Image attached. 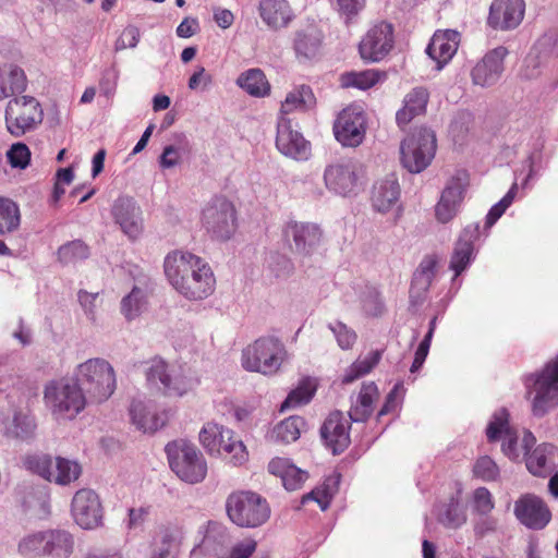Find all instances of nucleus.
I'll return each mask as SVG.
<instances>
[{"label": "nucleus", "instance_id": "1", "mask_svg": "<svg viewBox=\"0 0 558 558\" xmlns=\"http://www.w3.org/2000/svg\"><path fill=\"white\" fill-rule=\"evenodd\" d=\"M163 270L172 288L189 301L205 300L216 289V278L209 264L189 251L168 253Z\"/></svg>", "mask_w": 558, "mask_h": 558}, {"label": "nucleus", "instance_id": "2", "mask_svg": "<svg viewBox=\"0 0 558 558\" xmlns=\"http://www.w3.org/2000/svg\"><path fill=\"white\" fill-rule=\"evenodd\" d=\"M523 386L533 416L544 417L558 408V354L539 369L524 375Z\"/></svg>", "mask_w": 558, "mask_h": 558}, {"label": "nucleus", "instance_id": "3", "mask_svg": "<svg viewBox=\"0 0 558 558\" xmlns=\"http://www.w3.org/2000/svg\"><path fill=\"white\" fill-rule=\"evenodd\" d=\"M44 402L57 422L74 420L87 405L82 387L71 377L49 380L44 387Z\"/></svg>", "mask_w": 558, "mask_h": 558}, {"label": "nucleus", "instance_id": "4", "mask_svg": "<svg viewBox=\"0 0 558 558\" xmlns=\"http://www.w3.org/2000/svg\"><path fill=\"white\" fill-rule=\"evenodd\" d=\"M288 359L287 348L278 337L263 336L243 349L241 364L247 372L274 376Z\"/></svg>", "mask_w": 558, "mask_h": 558}, {"label": "nucleus", "instance_id": "5", "mask_svg": "<svg viewBox=\"0 0 558 558\" xmlns=\"http://www.w3.org/2000/svg\"><path fill=\"white\" fill-rule=\"evenodd\" d=\"M72 378L83 388L90 402L101 403L108 400L117 387L113 366L105 359L93 357L80 363Z\"/></svg>", "mask_w": 558, "mask_h": 558}, {"label": "nucleus", "instance_id": "6", "mask_svg": "<svg viewBox=\"0 0 558 558\" xmlns=\"http://www.w3.org/2000/svg\"><path fill=\"white\" fill-rule=\"evenodd\" d=\"M170 469L189 484L201 483L207 474V462L197 447L184 439H178L166 446Z\"/></svg>", "mask_w": 558, "mask_h": 558}, {"label": "nucleus", "instance_id": "7", "mask_svg": "<svg viewBox=\"0 0 558 558\" xmlns=\"http://www.w3.org/2000/svg\"><path fill=\"white\" fill-rule=\"evenodd\" d=\"M199 441L211 456L222 457L233 465H241L247 460V451L234 433L215 422H207L199 432Z\"/></svg>", "mask_w": 558, "mask_h": 558}, {"label": "nucleus", "instance_id": "8", "mask_svg": "<svg viewBox=\"0 0 558 558\" xmlns=\"http://www.w3.org/2000/svg\"><path fill=\"white\" fill-rule=\"evenodd\" d=\"M229 519L241 527H257L270 517V508L265 498L253 492L231 494L226 502Z\"/></svg>", "mask_w": 558, "mask_h": 558}, {"label": "nucleus", "instance_id": "9", "mask_svg": "<svg viewBox=\"0 0 558 558\" xmlns=\"http://www.w3.org/2000/svg\"><path fill=\"white\" fill-rule=\"evenodd\" d=\"M146 380L151 388L169 397H182L195 385L182 366L169 364L160 357L150 361L146 369Z\"/></svg>", "mask_w": 558, "mask_h": 558}, {"label": "nucleus", "instance_id": "10", "mask_svg": "<svg viewBox=\"0 0 558 558\" xmlns=\"http://www.w3.org/2000/svg\"><path fill=\"white\" fill-rule=\"evenodd\" d=\"M365 181V168L354 159H342L328 165L324 171L326 189L337 195H356Z\"/></svg>", "mask_w": 558, "mask_h": 558}, {"label": "nucleus", "instance_id": "11", "mask_svg": "<svg viewBox=\"0 0 558 558\" xmlns=\"http://www.w3.org/2000/svg\"><path fill=\"white\" fill-rule=\"evenodd\" d=\"M402 166L411 173L426 169L435 157L436 136L427 128H420L407 136L400 146Z\"/></svg>", "mask_w": 558, "mask_h": 558}, {"label": "nucleus", "instance_id": "12", "mask_svg": "<svg viewBox=\"0 0 558 558\" xmlns=\"http://www.w3.org/2000/svg\"><path fill=\"white\" fill-rule=\"evenodd\" d=\"M4 119L8 132L20 137L43 122L44 110L35 97L16 96L8 101Z\"/></svg>", "mask_w": 558, "mask_h": 558}, {"label": "nucleus", "instance_id": "13", "mask_svg": "<svg viewBox=\"0 0 558 558\" xmlns=\"http://www.w3.org/2000/svg\"><path fill=\"white\" fill-rule=\"evenodd\" d=\"M202 226L217 240H228L235 230V209L226 197L211 198L202 210Z\"/></svg>", "mask_w": 558, "mask_h": 558}, {"label": "nucleus", "instance_id": "14", "mask_svg": "<svg viewBox=\"0 0 558 558\" xmlns=\"http://www.w3.org/2000/svg\"><path fill=\"white\" fill-rule=\"evenodd\" d=\"M231 538L229 529L223 523L208 520L197 529L191 558H217L225 546L230 545Z\"/></svg>", "mask_w": 558, "mask_h": 558}, {"label": "nucleus", "instance_id": "15", "mask_svg": "<svg viewBox=\"0 0 558 558\" xmlns=\"http://www.w3.org/2000/svg\"><path fill=\"white\" fill-rule=\"evenodd\" d=\"M366 133V118L359 106L344 108L333 124L336 140L347 147H356L362 144Z\"/></svg>", "mask_w": 558, "mask_h": 558}, {"label": "nucleus", "instance_id": "16", "mask_svg": "<svg viewBox=\"0 0 558 558\" xmlns=\"http://www.w3.org/2000/svg\"><path fill=\"white\" fill-rule=\"evenodd\" d=\"M468 186V172L465 170H457L447 182L435 207V216L439 222L447 223L457 216Z\"/></svg>", "mask_w": 558, "mask_h": 558}, {"label": "nucleus", "instance_id": "17", "mask_svg": "<svg viewBox=\"0 0 558 558\" xmlns=\"http://www.w3.org/2000/svg\"><path fill=\"white\" fill-rule=\"evenodd\" d=\"M276 147L278 150L294 160H307L311 155V145L296 129L293 121L279 116L277 123Z\"/></svg>", "mask_w": 558, "mask_h": 558}, {"label": "nucleus", "instance_id": "18", "mask_svg": "<svg viewBox=\"0 0 558 558\" xmlns=\"http://www.w3.org/2000/svg\"><path fill=\"white\" fill-rule=\"evenodd\" d=\"M535 442V436L530 430H524L522 447L524 449L526 469L534 476L546 477L551 474L555 468L556 447L551 444L543 442L531 451Z\"/></svg>", "mask_w": 558, "mask_h": 558}, {"label": "nucleus", "instance_id": "19", "mask_svg": "<svg viewBox=\"0 0 558 558\" xmlns=\"http://www.w3.org/2000/svg\"><path fill=\"white\" fill-rule=\"evenodd\" d=\"M71 512L75 523L84 530H93L101 524V502L92 489L83 488L74 494Z\"/></svg>", "mask_w": 558, "mask_h": 558}, {"label": "nucleus", "instance_id": "20", "mask_svg": "<svg viewBox=\"0 0 558 558\" xmlns=\"http://www.w3.org/2000/svg\"><path fill=\"white\" fill-rule=\"evenodd\" d=\"M393 41L391 24L386 22L375 24L360 43L361 58L368 62H378L392 49Z\"/></svg>", "mask_w": 558, "mask_h": 558}, {"label": "nucleus", "instance_id": "21", "mask_svg": "<svg viewBox=\"0 0 558 558\" xmlns=\"http://www.w3.org/2000/svg\"><path fill=\"white\" fill-rule=\"evenodd\" d=\"M284 240L299 254L311 255L322 241V230L316 223L290 220L283 229Z\"/></svg>", "mask_w": 558, "mask_h": 558}, {"label": "nucleus", "instance_id": "22", "mask_svg": "<svg viewBox=\"0 0 558 558\" xmlns=\"http://www.w3.org/2000/svg\"><path fill=\"white\" fill-rule=\"evenodd\" d=\"M524 14V0H494L489 7L487 25L496 31H511L521 24Z\"/></svg>", "mask_w": 558, "mask_h": 558}, {"label": "nucleus", "instance_id": "23", "mask_svg": "<svg viewBox=\"0 0 558 558\" xmlns=\"http://www.w3.org/2000/svg\"><path fill=\"white\" fill-rule=\"evenodd\" d=\"M514 515L521 524L531 530L544 529L551 518L543 499L531 494H526L515 501Z\"/></svg>", "mask_w": 558, "mask_h": 558}, {"label": "nucleus", "instance_id": "24", "mask_svg": "<svg viewBox=\"0 0 558 558\" xmlns=\"http://www.w3.org/2000/svg\"><path fill=\"white\" fill-rule=\"evenodd\" d=\"M111 215L122 232L132 240L137 239L143 232L142 209L129 196H120L111 207Z\"/></svg>", "mask_w": 558, "mask_h": 558}, {"label": "nucleus", "instance_id": "25", "mask_svg": "<svg viewBox=\"0 0 558 558\" xmlns=\"http://www.w3.org/2000/svg\"><path fill=\"white\" fill-rule=\"evenodd\" d=\"M129 412L132 424L143 433H154L163 427L170 415L168 410H160L154 402L143 399H134Z\"/></svg>", "mask_w": 558, "mask_h": 558}, {"label": "nucleus", "instance_id": "26", "mask_svg": "<svg viewBox=\"0 0 558 558\" xmlns=\"http://www.w3.org/2000/svg\"><path fill=\"white\" fill-rule=\"evenodd\" d=\"M507 54L508 49L504 46L488 51L472 69L473 84L481 87H489L496 84L504 72V60Z\"/></svg>", "mask_w": 558, "mask_h": 558}, {"label": "nucleus", "instance_id": "27", "mask_svg": "<svg viewBox=\"0 0 558 558\" xmlns=\"http://www.w3.org/2000/svg\"><path fill=\"white\" fill-rule=\"evenodd\" d=\"M349 422L344 418L343 414L335 411L324 422L320 428V435L327 448L333 454H338L349 446Z\"/></svg>", "mask_w": 558, "mask_h": 558}, {"label": "nucleus", "instance_id": "28", "mask_svg": "<svg viewBox=\"0 0 558 558\" xmlns=\"http://www.w3.org/2000/svg\"><path fill=\"white\" fill-rule=\"evenodd\" d=\"M478 225L466 226L461 232L456 243L449 265V268L454 272L453 279L460 276L474 259V242L478 238Z\"/></svg>", "mask_w": 558, "mask_h": 558}, {"label": "nucleus", "instance_id": "29", "mask_svg": "<svg viewBox=\"0 0 558 558\" xmlns=\"http://www.w3.org/2000/svg\"><path fill=\"white\" fill-rule=\"evenodd\" d=\"M258 15L270 29L286 28L295 15L288 0H258Z\"/></svg>", "mask_w": 558, "mask_h": 558}, {"label": "nucleus", "instance_id": "30", "mask_svg": "<svg viewBox=\"0 0 558 558\" xmlns=\"http://www.w3.org/2000/svg\"><path fill=\"white\" fill-rule=\"evenodd\" d=\"M460 43V33L452 29L439 31L434 34L426 48L427 54L437 62L440 70L456 54Z\"/></svg>", "mask_w": 558, "mask_h": 558}, {"label": "nucleus", "instance_id": "31", "mask_svg": "<svg viewBox=\"0 0 558 558\" xmlns=\"http://www.w3.org/2000/svg\"><path fill=\"white\" fill-rule=\"evenodd\" d=\"M35 430V417L27 410H14L12 418L0 416V433L8 438L28 440Z\"/></svg>", "mask_w": 558, "mask_h": 558}, {"label": "nucleus", "instance_id": "32", "mask_svg": "<svg viewBox=\"0 0 558 558\" xmlns=\"http://www.w3.org/2000/svg\"><path fill=\"white\" fill-rule=\"evenodd\" d=\"M400 198V184L395 173L375 182L372 191V206L381 214L388 213Z\"/></svg>", "mask_w": 558, "mask_h": 558}, {"label": "nucleus", "instance_id": "33", "mask_svg": "<svg viewBox=\"0 0 558 558\" xmlns=\"http://www.w3.org/2000/svg\"><path fill=\"white\" fill-rule=\"evenodd\" d=\"M438 267V257L436 255H427L416 268L410 289V298L412 303H420L424 300Z\"/></svg>", "mask_w": 558, "mask_h": 558}, {"label": "nucleus", "instance_id": "34", "mask_svg": "<svg viewBox=\"0 0 558 558\" xmlns=\"http://www.w3.org/2000/svg\"><path fill=\"white\" fill-rule=\"evenodd\" d=\"M323 34L315 25L298 29L293 37V49L300 61L312 60L319 54Z\"/></svg>", "mask_w": 558, "mask_h": 558}, {"label": "nucleus", "instance_id": "35", "mask_svg": "<svg viewBox=\"0 0 558 558\" xmlns=\"http://www.w3.org/2000/svg\"><path fill=\"white\" fill-rule=\"evenodd\" d=\"M268 471L281 478L287 490L301 488L308 477L306 471L298 468L287 458H274L268 464Z\"/></svg>", "mask_w": 558, "mask_h": 558}, {"label": "nucleus", "instance_id": "36", "mask_svg": "<svg viewBox=\"0 0 558 558\" xmlns=\"http://www.w3.org/2000/svg\"><path fill=\"white\" fill-rule=\"evenodd\" d=\"M379 392L374 381L364 383L356 395L351 398L349 416L352 422H365L374 411V403L378 400Z\"/></svg>", "mask_w": 558, "mask_h": 558}, {"label": "nucleus", "instance_id": "37", "mask_svg": "<svg viewBox=\"0 0 558 558\" xmlns=\"http://www.w3.org/2000/svg\"><path fill=\"white\" fill-rule=\"evenodd\" d=\"M429 93L424 87L412 88L403 98V106L396 113L398 125L403 126L426 111Z\"/></svg>", "mask_w": 558, "mask_h": 558}, {"label": "nucleus", "instance_id": "38", "mask_svg": "<svg viewBox=\"0 0 558 558\" xmlns=\"http://www.w3.org/2000/svg\"><path fill=\"white\" fill-rule=\"evenodd\" d=\"M74 536L64 529L46 530L47 558H70L74 553Z\"/></svg>", "mask_w": 558, "mask_h": 558}, {"label": "nucleus", "instance_id": "39", "mask_svg": "<svg viewBox=\"0 0 558 558\" xmlns=\"http://www.w3.org/2000/svg\"><path fill=\"white\" fill-rule=\"evenodd\" d=\"M27 78L22 68L13 63L0 64V101L15 93H23Z\"/></svg>", "mask_w": 558, "mask_h": 558}, {"label": "nucleus", "instance_id": "40", "mask_svg": "<svg viewBox=\"0 0 558 558\" xmlns=\"http://www.w3.org/2000/svg\"><path fill=\"white\" fill-rule=\"evenodd\" d=\"M236 85L256 98L266 97L270 93V84L265 73L257 68L242 72L236 78Z\"/></svg>", "mask_w": 558, "mask_h": 558}, {"label": "nucleus", "instance_id": "41", "mask_svg": "<svg viewBox=\"0 0 558 558\" xmlns=\"http://www.w3.org/2000/svg\"><path fill=\"white\" fill-rule=\"evenodd\" d=\"M316 104L315 96L310 86L300 85L289 92L281 102L280 116L287 117L293 111L312 109Z\"/></svg>", "mask_w": 558, "mask_h": 558}, {"label": "nucleus", "instance_id": "42", "mask_svg": "<svg viewBox=\"0 0 558 558\" xmlns=\"http://www.w3.org/2000/svg\"><path fill=\"white\" fill-rule=\"evenodd\" d=\"M147 306L148 291L140 286H134L120 302L121 314L128 322L138 318L147 310Z\"/></svg>", "mask_w": 558, "mask_h": 558}, {"label": "nucleus", "instance_id": "43", "mask_svg": "<svg viewBox=\"0 0 558 558\" xmlns=\"http://www.w3.org/2000/svg\"><path fill=\"white\" fill-rule=\"evenodd\" d=\"M515 430L517 428L510 424L509 411L500 408L492 414L485 433L489 442H500L508 437V434H512Z\"/></svg>", "mask_w": 558, "mask_h": 558}, {"label": "nucleus", "instance_id": "44", "mask_svg": "<svg viewBox=\"0 0 558 558\" xmlns=\"http://www.w3.org/2000/svg\"><path fill=\"white\" fill-rule=\"evenodd\" d=\"M51 473V483L65 486L75 482L81 476L82 466L75 460L57 457L53 459V468Z\"/></svg>", "mask_w": 558, "mask_h": 558}, {"label": "nucleus", "instance_id": "45", "mask_svg": "<svg viewBox=\"0 0 558 558\" xmlns=\"http://www.w3.org/2000/svg\"><path fill=\"white\" fill-rule=\"evenodd\" d=\"M438 521L446 527L458 529L466 522V511L457 497L438 507Z\"/></svg>", "mask_w": 558, "mask_h": 558}, {"label": "nucleus", "instance_id": "46", "mask_svg": "<svg viewBox=\"0 0 558 558\" xmlns=\"http://www.w3.org/2000/svg\"><path fill=\"white\" fill-rule=\"evenodd\" d=\"M339 483V474L328 476L319 487L303 496L302 504L304 505L308 501H315L323 511L326 510L329 507L332 497L338 492Z\"/></svg>", "mask_w": 558, "mask_h": 558}, {"label": "nucleus", "instance_id": "47", "mask_svg": "<svg viewBox=\"0 0 558 558\" xmlns=\"http://www.w3.org/2000/svg\"><path fill=\"white\" fill-rule=\"evenodd\" d=\"M21 225L19 205L11 198L0 196V236L15 232Z\"/></svg>", "mask_w": 558, "mask_h": 558}, {"label": "nucleus", "instance_id": "48", "mask_svg": "<svg viewBox=\"0 0 558 558\" xmlns=\"http://www.w3.org/2000/svg\"><path fill=\"white\" fill-rule=\"evenodd\" d=\"M386 77L384 72L375 69L364 70L360 72H347L341 75V85L343 87H355L362 90L375 86L378 82Z\"/></svg>", "mask_w": 558, "mask_h": 558}, {"label": "nucleus", "instance_id": "49", "mask_svg": "<svg viewBox=\"0 0 558 558\" xmlns=\"http://www.w3.org/2000/svg\"><path fill=\"white\" fill-rule=\"evenodd\" d=\"M316 391V381L313 378L306 377L300 380L295 389L291 390L286 400L280 407V411L293 409L308 403L314 397Z\"/></svg>", "mask_w": 558, "mask_h": 558}, {"label": "nucleus", "instance_id": "50", "mask_svg": "<svg viewBox=\"0 0 558 558\" xmlns=\"http://www.w3.org/2000/svg\"><path fill=\"white\" fill-rule=\"evenodd\" d=\"M380 359L381 353L378 350L371 351L364 357L357 359L345 369L342 381L350 384L368 374L379 363Z\"/></svg>", "mask_w": 558, "mask_h": 558}, {"label": "nucleus", "instance_id": "51", "mask_svg": "<svg viewBox=\"0 0 558 558\" xmlns=\"http://www.w3.org/2000/svg\"><path fill=\"white\" fill-rule=\"evenodd\" d=\"M304 428L305 421L301 416H290L275 426L272 437L278 441L290 444L300 438Z\"/></svg>", "mask_w": 558, "mask_h": 558}, {"label": "nucleus", "instance_id": "52", "mask_svg": "<svg viewBox=\"0 0 558 558\" xmlns=\"http://www.w3.org/2000/svg\"><path fill=\"white\" fill-rule=\"evenodd\" d=\"M17 550L26 558H44L46 555V530L23 536L19 542Z\"/></svg>", "mask_w": 558, "mask_h": 558}, {"label": "nucleus", "instance_id": "53", "mask_svg": "<svg viewBox=\"0 0 558 558\" xmlns=\"http://www.w3.org/2000/svg\"><path fill=\"white\" fill-rule=\"evenodd\" d=\"M89 256L88 246L81 240H74L61 245L58 259L63 265H75Z\"/></svg>", "mask_w": 558, "mask_h": 558}, {"label": "nucleus", "instance_id": "54", "mask_svg": "<svg viewBox=\"0 0 558 558\" xmlns=\"http://www.w3.org/2000/svg\"><path fill=\"white\" fill-rule=\"evenodd\" d=\"M23 506L27 510L34 511L38 517H45L49 513V495L46 488H32L23 500Z\"/></svg>", "mask_w": 558, "mask_h": 558}, {"label": "nucleus", "instance_id": "55", "mask_svg": "<svg viewBox=\"0 0 558 558\" xmlns=\"http://www.w3.org/2000/svg\"><path fill=\"white\" fill-rule=\"evenodd\" d=\"M24 466L50 482L53 468V459L48 454H29L24 459Z\"/></svg>", "mask_w": 558, "mask_h": 558}, {"label": "nucleus", "instance_id": "56", "mask_svg": "<svg viewBox=\"0 0 558 558\" xmlns=\"http://www.w3.org/2000/svg\"><path fill=\"white\" fill-rule=\"evenodd\" d=\"M257 543L253 538H244L225 546L217 558H251L256 550Z\"/></svg>", "mask_w": 558, "mask_h": 558}, {"label": "nucleus", "instance_id": "57", "mask_svg": "<svg viewBox=\"0 0 558 558\" xmlns=\"http://www.w3.org/2000/svg\"><path fill=\"white\" fill-rule=\"evenodd\" d=\"M328 329L332 332L337 344L342 350H350L357 339L356 332L342 322L336 320L327 325Z\"/></svg>", "mask_w": 558, "mask_h": 558}, {"label": "nucleus", "instance_id": "58", "mask_svg": "<svg viewBox=\"0 0 558 558\" xmlns=\"http://www.w3.org/2000/svg\"><path fill=\"white\" fill-rule=\"evenodd\" d=\"M339 16L349 24L364 10L366 0H331Z\"/></svg>", "mask_w": 558, "mask_h": 558}, {"label": "nucleus", "instance_id": "59", "mask_svg": "<svg viewBox=\"0 0 558 558\" xmlns=\"http://www.w3.org/2000/svg\"><path fill=\"white\" fill-rule=\"evenodd\" d=\"M473 473L477 478L484 482H494L498 480L500 471L490 457L483 456L474 463Z\"/></svg>", "mask_w": 558, "mask_h": 558}, {"label": "nucleus", "instance_id": "60", "mask_svg": "<svg viewBox=\"0 0 558 558\" xmlns=\"http://www.w3.org/2000/svg\"><path fill=\"white\" fill-rule=\"evenodd\" d=\"M517 189V183H513L507 194L489 209L485 221L486 228L493 227L509 208L515 197Z\"/></svg>", "mask_w": 558, "mask_h": 558}, {"label": "nucleus", "instance_id": "61", "mask_svg": "<svg viewBox=\"0 0 558 558\" xmlns=\"http://www.w3.org/2000/svg\"><path fill=\"white\" fill-rule=\"evenodd\" d=\"M182 538V527L175 524H169L160 529L155 544L175 550Z\"/></svg>", "mask_w": 558, "mask_h": 558}, {"label": "nucleus", "instance_id": "62", "mask_svg": "<svg viewBox=\"0 0 558 558\" xmlns=\"http://www.w3.org/2000/svg\"><path fill=\"white\" fill-rule=\"evenodd\" d=\"M472 504L474 512L487 515L495 507L493 495L486 487H478L473 492Z\"/></svg>", "mask_w": 558, "mask_h": 558}, {"label": "nucleus", "instance_id": "63", "mask_svg": "<svg viewBox=\"0 0 558 558\" xmlns=\"http://www.w3.org/2000/svg\"><path fill=\"white\" fill-rule=\"evenodd\" d=\"M7 158L12 168L25 169L31 160L29 148L23 143H15L7 151Z\"/></svg>", "mask_w": 558, "mask_h": 558}, {"label": "nucleus", "instance_id": "64", "mask_svg": "<svg viewBox=\"0 0 558 558\" xmlns=\"http://www.w3.org/2000/svg\"><path fill=\"white\" fill-rule=\"evenodd\" d=\"M501 442V452L511 461H520L524 457L522 441L519 442L518 430L508 434Z\"/></svg>", "mask_w": 558, "mask_h": 558}]
</instances>
